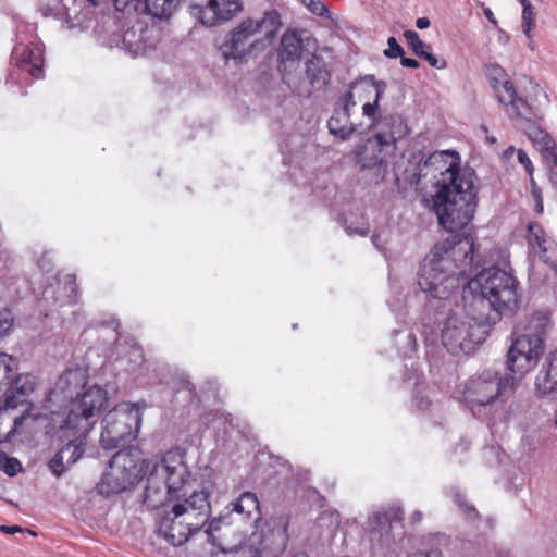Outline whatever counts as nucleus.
<instances>
[{
	"label": "nucleus",
	"mask_w": 557,
	"mask_h": 557,
	"mask_svg": "<svg viewBox=\"0 0 557 557\" xmlns=\"http://www.w3.org/2000/svg\"><path fill=\"white\" fill-rule=\"evenodd\" d=\"M144 504L151 510L164 508L157 518V533L173 546L187 542L211 513L209 493L194 488L191 472L178 450L166 451L151 469Z\"/></svg>",
	"instance_id": "nucleus-1"
},
{
	"label": "nucleus",
	"mask_w": 557,
	"mask_h": 557,
	"mask_svg": "<svg viewBox=\"0 0 557 557\" xmlns=\"http://www.w3.org/2000/svg\"><path fill=\"white\" fill-rule=\"evenodd\" d=\"M434 169L441 178L435 184L431 210L438 225L448 232L467 226L478 207V176L470 166L460 165V157L454 151H437L420 164V172Z\"/></svg>",
	"instance_id": "nucleus-2"
},
{
	"label": "nucleus",
	"mask_w": 557,
	"mask_h": 557,
	"mask_svg": "<svg viewBox=\"0 0 557 557\" xmlns=\"http://www.w3.org/2000/svg\"><path fill=\"white\" fill-rule=\"evenodd\" d=\"M479 265L473 236L453 234L435 244L418 273V284L421 290L443 299L460 277L468 278Z\"/></svg>",
	"instance_id": "nucleus-3"
},
{
	"label": "nucleus",
	"mask_w": 557,
	"mask_h": 557,
	"mask_svg": "<svg viewBox=\"0 0 557 557\" xmlns=\"http://www.w3.org/2000/svg\"><path fill=\"white\" fill-rule=\"evenodd\" d=\"M104 405V394L98 388H92L84 395L81 404L66 413L60 425V431L61 438L67 442L48 463L55 476H61L82 457L87 436L96 423L95 416Z\"/></svg>",
	"instance_id": "nucleus-4"
},
{
	"label": "nucleus",
	"mask_w": 557,
	"mask_h": 557,
	"mask_svg": "<svg viewBox=\"0 0 557 557\" xmlns=\"http://www.w3.org/2000/svg\"><path fill=\"white\" fill-rule=\"evenodd\" d=\"M516 388V380L509 374H499L486 369L471 377L463 386L462 401L471 413L486 421H505V403Z\"/></svg>",
	"instance_id": "nucleus-5"
},
{
	"label": "nucleus",
	"mask_w": 557,
	"mask_h": 557,
	"mask_svg": "<svg viewBox=\"0 0 557 557\" xmlns=\"http://www.w3.org/2000/svg\"><path fill=\"white\" fill-rule=\"evenodd\" d=\"M281 26L276 11H267L259 20L247 17L228 32L220 51L225 60L242 61L253 51L263 50Z\"/></svg>",
	"instance_id": "nucleus-6"
},
{
	"label": "nucleus",
	"mask_w": 557,
	"mask_h": 557,
	"mask_svg": "<svg viewBox=\"0 0 557 557\" xmlns=\"http://www.w3.org/2000/svg\"><path fill=\"white\" fill-rule=\"evenodd\" d=\"M493 88L500 103L510 107L512 114L519 121V127L532 140L540 151L545 163L557 164V146L554 139L537 124L543 119V112L517 96L516 89L509 79H494Z\"/></svg>",
	"instance_id": "nucleus-7"
},
{
	"label": "nucleus",
	"mask_w": 557,
	"mask_h": 557,
	"mask_svg": "<svg viewBox=\"0 0 557 557\" xmlns=\"http://www.w3.org/2000/svg\"><path fill=\"white\" fill-rule=\"evenodd\" d=\"M518 281L498 268L483 269L468 281L471 292L479 295L476 301L494 309L497 315L513 313L518 308Z\"/></svg>",
	"instance_id": "nucleus-8"
},
{
	"label": "nucleus",
	"mask_w": 557,
	"mask_h": 557,
	"mask_svg": "<svg viewBox=\"0 0 557 557\" xmlns=\"http://www.w3.org/2000/svg\"><path fill=\"white\" fill-rule=\"evenodd\" d=\"M549 325L547 313L535 312L530 315L524 333L513 339L507 354V368L512 373L524 375L537 366L544 352V335Z\"/></svg>",
	"instance_id": "nucleus-9"
},
{
	"label": "nucleus",
	"mask_w": 557,
	"mask_h": 557,
	"mask_svg": "<svg viewBox=\"0 0 557 557\" xmlns=\"http://www.w3.org/2000/svg\"><path fill=\"white\" fill-rule=\"evenodd\" d=\"M496 317H472L465 312H454L447 317L442 330V343L451 355L470 354L488 335L490 320Z\"/></svg>",
	"instance_id": "nucleus-10"
},
{
	"label": "nucleus",
	"mask_w": 557,
	"mask_h": 557,
	"mask_svg": "<svg viewBox=\"0 0 557 557\" xmlns=\"http://www.w3.org/2000/svg\"><path fill=\"white\" fill-rule=\"evenodd\" d=\"M159 463L145 461L137 448L121 449L109 461L99 491L106 495L121 493L137 482L143 473L148 478L151 469Z\"/></svg>",
	"instance_id": "nucleus-11"
},
{
	"label": "nucleus",
	"mask_w": 557,
	"mask_h": 557,
	"mask_svg": "<svg viewBox=\"0 0 557 557\" xmlns=\"http://www.w3.org/2000/svg\"><path fill=\"white\" fill-rule=\"evenodd\" d=\"M141 421L139 409L135 404L122 403L106 413L102 419L100 445L112 450L136 438Z\"/></svg>",
	"instance_id": "nucleus-12"
},
{
	"label": "nucleus",
	"mask_w": 557,
	"mask_h": 557,
	"mask_svg": "<svg viewBox=\"0 0 557 557\" xmlns=\"http://www.w3.org/2000/svg\"><path fill=\"white\" fill-rule=\"evenodd\" d=\"M86 375L81 369H73L64 372L55 382L54 386L50 389L46 399V408L50 410L51 414L57 412L52 409L57 407H69L71 412L74 407L81 404L84 395L92 388L100 389L108 401V392L98 385L86 386Z\"/></svg>",
	"instance_id": "nucleus-13"
},
{
	"label": "nucleus",
	"mask_w": 557,
	"mask_h": 557,
	"mask_svg": "<svg viewBox=\"0 0 557 557\" xmlns=\"http://www.w3.org/2000/svg\"><path fill=\"white\" fill-rule=\"evenodd\" d=\"M331 74L323 58L311 54L305 62V75L284 74V83L302 98H310L313 92L323 90L329 84Z\"/></svg>",
	"instance_id": "nucleus-14"
},
{
	"label": "nucleus",
	"mask_w": 557,
	"mask_h": 557,
	"mask_svg": "<svg viewBox=\"0 0 557 557\" xmlns=\"http://www.w3.org/2000/svg\"><path fill=\"white\" fill-rule=\"evenodd\" d=\"M403 519L404 510L395 505L373 512L368 519L371 540L377 541L382 546H388L404 533Z\"/></svg>",
	"instance_id": "nucleus-15"
},
{
	"label": "nucleus",
	"mask_w": 557,
	"mask_h": 557,
	"mask_svg": "<svg viewBox=\"0 0 557 557\" xmlns=\"http://www.w3.org/2000/svg\"><path fill=\"white\" fill-rule=\"evenodd\" d=\"M403 519L404 510L395 505L373 512L368 519L371 540L377 541L382 546H388L404 533Z\"/></svg>",
	"instance_id": "nucleus-16"
},
{
	"label": "nucleus",
	"mask_w": 557,
	"mask_h": 557,
	"mask_svg": "<svg viewBox=\"0 0 557 557\" xmlns=\"http://www.w3.org/2000/svg\"><path fill=\"white\" fill-rule=\"evenodd\" d=\"M183 2H188L190 14L207 26L228 21L243 10L240 0H181V4Z\"/></svg>",
	"instance_id": "nucleus-17"
},
{
	"label": "nucleus",
	"mask_w": 557,
	"mask_h": 557,
	"mask_svg": "<svg viewBox=\"0 0 557 557\" xmlns=\"http://www.w3.org/2000/svg\"><path fill=\"white\" fill-rule=\"evenodd\" d=\"M356 106L357 101L354 100L351 94H344L338 98L334 113L327 121L331 134L346 140L357 131L350 122V110Z\"/></svg>",
	"instance_id": "nucleus-18"
},
{
	"label": "nucleus",
	"mask_w": 557,
	"mask_h": 557,
	"mask_svg": "<svg viewBox=\"0 0 557 557\" xmlns=\"http://www.w3.org/2000/svg\"><path fill=\"white\" fill-rule=\"evenodd\" d=\"M377 126L380 129L374 138L379 146V152L387 147L395 149L397 140L405 137L409 131L404 117L396 113L383 116Z\"/></svg>",
	"instance_id": "nucleus-19"
},
{
	"label": "nucleus",
	"mask_w": 557,
	"mask_h": 557,
	"mask_svg": "<svg viewBox=\"0 0 557 557\" xmlns=\"http://www.w3.org/2000/svg\"><path fill=\"white\" fill-rule=\"evenodd\" d=\"M259 507V502L255 493L245 492L243 493L235 502L231 503L230 506L225 508L226 512L220 515L218 518H214L210 521L206 533L208 534V541L215 545L214 532L219 531L221 524L230 522L226 521L230 515L235 511L237 513H245L250 516L253 510H257Z\"/></svg>",
	"instance_id": "nucleus-20"
},
{
	"label": "nucleus",
	"mask_w": 557,
	"mask_h": 557,
	"mask_svg": "<svg viewBox=\"0 0 557 557\" xmlns=\"http://www.w3.org/2000/svg\"><path fill=\"white\" fill-rule=\"evenodd\" d=\"M36 385L37 380L30 373L13 374L4 392L5 411L25 404L27 397L35 391Z\"/></svg>",
	"instance_id": "nucleus-21"
},
{
	"label": "nucleus",
	"mask_w": 557,
	"mask_h": 557,
	"mask_svg": "<svg viewBox=\"0 0 557 557\" xmlns=\"http://www.w3.org/2000/svg\"><path fill=\"white\" fill-rule=\"evenodd\" d=\"M302 51V40L296 35V33L292 30L285 32L282 36L278 49V70L282 73L283 81L284 74H292L295 65L299 63Z\"/></svg>",
	"instance_id": "nucleus-22"
},
{
	"label": "nucleus",
	"mask_w": 557,
	"mask_h": 557,
	"mask_svg": "<svg viewBox=\"0 0 557 557\" xmlns=\"http://www.w3.org/2000/svg\"><path fill=\"white\" fill-rule=\"evenodd\" d=\"M386 83L377 81L373 75H366L360 79H356L349 84V90L346 94H351L355 98L358 97L359 101H380L386 90Z\"/></svg>",
	"instance_id": "nucleus-23"
},
{
	"label": "nucleus",
	"mask_w": 557,
	"mask_h": 557,
	"mask_svg": "<svg viewBox=\"0 0 557 557\" xmlns=\"http://www.w3.org/2000/svg\"><path fill=\"white\" fill-rule=\"evenodd\" d=\"M535 387L541 395L557 392V349L546 357L535 377Z\"/></svg>",
	"instance_id": "nucleus-24"
},
{
	"label": "nucleus",
	"mask_w": 557,
	"mask_h": 557,
	"mask_svg": "<svg viewBox=\"0 0 557 557\" xmlns=\"http://www.w3.org/2000/svg\"><path fill=\"white\" fill-rule=\"evenodd\" d=\"M404 37L407 45L412 51L420 58L426 60L432 67L442 70L445 69L447 63L444 59H438L432 53V48L428 44L423 42L418 33L414 30H405Z\"/></svg>",
	"instance_id": "nucleus-25"
},
{
	"label": "nucleus",
	"mask_w": 557,
	"mask_h": 557,
	"mask_svg": "<svg viewBox=\"0 0 557 557\" xmlns=\"http://www.w3.org/2000/svg\"><path fill=\"white\" fill-rule=\"evenodd\" d=\"M15 63L18 67L26 70L35 78L42 75V55L39 51H35L29 47H22L14 52Z\"/></svg>",
	"instance_id": "nucleus-26"
},
{
	"label": "nucleus",
	"mask_w": 557,
	"mask_h": 557,
	"mask_svg": "<svg viewBox=\"0 0 557 557\" xmlns=\"http://www.w3.org/2000/svg\"><path fill=\"white\" fill-rule=\"evenodd\" d=\"M357 164L361 171L369 170L375 177L383 176L387 166L386 161H384L377 152H369L367 148H364L362 151H358Z\"/></svg>",
	"instance_id": "nucleus-27"
},
{
	"label": "nucleus",
	"mask_w": 557,
	"mask_h": 557,
	"mask_svg": "<svg viewBox=\"0 0 557 557\" xmlns=\"http://www.w3.org/2000/svg\"><path fill=\"white\" fill-rule=\"evenodd\" d=\"M144 2L146 11L158 18L169 17L181 5V0H137Z\"/></svg>",
	"instance_id": "nucleus-28"
},
{
	"label": "nucleus",
	"mask_w": 557,
	"mask_h": 557,
	"mask_svg": "<svg viewBox=\"0 0 557 557\" xmlns=\"http://www.w3.org/2000/svg\"><path fill=\"white\" fill-rule=\"evenodd\" d=\"M395 345L398 352L404 357H409L417 349V338L411 331H394Z\"/></svg>",
	"instance_id": "nucleus-29"
},
{
	"label": "nucleus",
	"mask_w": 557,
	"mask_h": 557,
	"mask_svg": "<svg viewBox=\"0 0 557 557\" xmlns=\"http://www.w3.org/2000/svg\"><path fill=\"white\" fill-rule=\"evenodd\" d=\"M64 285V297L57 299L61 305L77 302L78 293L75 274H66L61 282Z\"/></svg>",
	"instance_id": "nucleus-30"
},
{
	"label": "nucleus",
	"mask_w": 557,
	"mask_h": 557,
	"mask_svg": "<svg viewBox=\"0 0 557 557\" xmlns=\"http://www.w3.org/2000/svg\"><path fill=\"white\" fill-rule=\"evenodd\" d=\"M528 240L530 245L536 247L541 252L547 251L545 232L539 224H531L528 227Z\"/></svg>",
	"instance_id": "nucleus-31"
},
{
	"label": "nucleus",
	"mask_w": 557,
	"mask_h": 557,
	"mask_svg": "<svg viewBox=\"0 0 557 557\" xmlns=\"http://www.w3.org/2000/svg\"><path fill=\"white\" fill-rule=\"evenodd\" d=\"M536 15L537 12L534 5H525V8L522 9L521 26L523 34L528 38H531V33L536 26Z\"/></svg>",
	"instance_id": "nucleus-32"
},
{
	"label": "nucleus",
	"mask_w": 557,
	"mask_h": 557,
	"mask_svg": "<svg viewBox=\"0 0 557 557\" xmlns=\"http://www.w3.org/2000/svg\"><path fill=\"white\" fill-rule=\"evenodd\" d=\"M0 469L9 476H14L22 470V463L18 459L0 451Z\"/></svg>",
	"instance_id": "nucleus-33"
},
{
	"label": "nucleus",
	"mask_w": 557,
	"mask_h": 557,
	"mask_svg": "<svg viewBox=\"0 0 557 557\" xmlns=\"http://www.w3.org/2000/svg\"><path fill=\"white\" fill-rule=\"evenodd\" d=\"M454 499H455V503L461 509V511L465 515L466 519H468L470 521H474L475 519L479 518V513H478L476 509L472 505H469L467 503V500H466V498H465V496L462 494L456 493L455 496H454Z\"/></svg>",
	"instance_id": "nucleus-34"
},
{
	"label": "nucleus",
	"mask_w": 557,
	"mask_h": 557,
	"mask_svg": "<svg viewBox=\"0 0 557 557\" xmlns=\"http://www.w3.org/2000/svg\"><path fill=\"white\" fill-rule=\"evenodd\" d=\"M13 322L14 318L12 311L7 307H0V337L9 334Z\"/></svg>",
	"instance_id": "nucleus-35"
},
{
	"label": "nucleus",
	"mask_w": 557,
	"mask_h": 557,
	"mask_svg": "<svg viewBox=\"0 0 557 557\" xmlns=\"http://www.w3.org/2000/svg\"><path fill=\"white\" fill-rule=\"evenodd\" d=\"M379 102L380 101H366L362 106V114L371 121V125H379Z\"/></svg>",
	"instance_id": "nucleus-36"
},
{
	"label": "nucleus",
	"mask_w": 557,
	"mask_h": 557,
	"mask_svg": "<svg viewBox=\"0 0 557 557\" xmlns=\"http://www.w3.org/2000/svg\"><path fill=\"white\" fill-rule=\"evenodd\" d=\"M388 48L384 51V55L391 59L400 58L404 55L403 47L397 42L395 37L387 39Z\"/></svg>",
	"instance_id": "nucleus-37"
},
{
	"label": "nucleus",
	"mask_w": 557,
	"mask_h": 557,
	"mask_svg": "<svg viewBox=\"0 0 557 557\" xmlns=\"http://www.w3.org/2000/svg\"><path fill=\"white\" fill-rule=\"evenodd\" d=\"M133 37H135V32L126 30L123 36V44L131 53L137 54L141 47L138 42H133Z\"/></svg>",
	"instance_id": "nucleus-38"
},
{
	"label": "nucleus",
	"mask_w": 557,
	"mask_h": 557,
	"mask_svg": "<svg viewBox=\"0 0 557 557\" xmlns=\"http://www.w3.org/2000/svg\"><path fill=\"white\" fill-rule=\"evenodd\" d=\"M302 3L315 15L322 16L327 11L320 0H301Z\"/></svg>",
	"instance_id": "nucleus-39"
},
{
	"label": "nucleus",
	"mask_w": 557,
	"mask_h": 557,
	"mask_svg": "<svg viewBox=\"0 0 557 557\" xmlns=\"http://www.w3.org/2000/svg\"><path fill=\"white\" fill-rule=\"evenodd\" d=\"M518 160L524 166L525 171L530 175H532L533 174V165H532V162L525 151H523L521 149L518 150Z\"/></svg>",
	"instance_id": "nucleus-40"
},
{
	"label": "nucleus",
	"mask_w": 557,
	"mask_h": 557,
	"mask_svg": "<svg viewBox=\"0 0 557 557\" xmlns=\"http://www.w3.org/2000/svg\"><path fill=\"white\" fill-rule=\"evenodd\" d=\"M25 419H26L25 414H21L18 417L13 418V425L7 434L8 441H10L12 438V436H14V434L17 432L18 428H21L24 424Z\"/></svg>",
	"instance_id": "nucleus-41"
},
{
	"label": "nucleus",
	"mask_w": 557,
	"mask_h": 557,
	"mask_svg": "<svg viewBox=\"0 0 557 557\" xmlns=\"http://www.w3.org/2000/svg\"><path fill=\"white\" fill-rule=\"evenodd\" d=\"M532 196H533V198L535 199V202H536V206H535L536 212L537 213H542L543 212L542 193H541V189L539 187H536L535 185H533V187H532Z\"/></svg>",
	"instance_id": "nucleus-42"
},
{
	"label": "nucleus",
	"mask_w": 557,
	"mask_h": 557,
	"mask_svg": "<svg viewBox=\"0 0 557 557\" xmlns=\"http://www.w3.org/2000/svg\"><path fill=\"white\" fill-rule=\"evenodd\" d=\"M0 531L5 534H15L18 532H24V529L18 525H1Z\"/></svg>",
	"instance_id": "nucleus-43"
},
{
	"label": "nucleus",
	"mask_w": 557,
	"mask_h": 557,
	"mask_svg": "<svg viewBox=\"0 0 557 557\" xmlns=\"http://www.w3.org/2000/svg\"><path fill=\"white\" fill-rule=\"evenodd\" d=\"M408 557H442V553L437 549H432V550H429V552H419V553H414Z\"/></svg>",
	"instance_id": "nucleus-44"
},
{
	"label": "nucleus",
	"mask_w": 557,
	"mask_h": 557,
	"mask_svg": "<svg viewBox=\"0 0 557 557\" xmlns=\"http://www.w3.org/2000/svg\"><path fill=\"white\" fill-rule=\"evenodd\" d=\"M400 58V63L403 66L411 69L419 67V62L416 59L405 58L404 55H401Z\"/></svg>",
	"instance_id": "nucleus-45"
},
{
	"label": "nucleus",
	"mask_w": 557,
	"mask_h": 557,
	"mask_svg": "<svg viewBox=\"0 0 557 557\" xmlns=\"http://www.w3.org/2000/svg\"><path fill=\"white\" fill-rule=\"evenodd\" d=\"M414 403L420 410H428L431 405V401L428 398H419L418 396L416 397Z\"/></svg>",
	"instance_id": "nucleus-46"
},
{
	"label": "nucleus",
	"mask_w": 557,
	"mask_h": 557,
	"mask_svg": "<svg viewBox=\"0 0 557 557\" xmlns=\"http://www.w3.org/2000/svg\"><path fill=\"white\" fill-rule=\"evenodd\" d=\"M416 26L419 29H425V28H428L430 26V20L428 17H419L416 21Z\"/></svg>",
	"instance_id": "nucleus-47"
},
{
	"label": "nucleus",
	"mask_w": 557,
	"mask_h": 557,
	"mask_svg": "<svg viewBox=\"0 0 557 557\" xmlns=\"http://www.w3.org/2000/svg\"><path fill=\"white\" fill-rule=\"evenodd\" d=\"M484 15H485V17H486V18H487L492 24H494V25H496V24H497V21H496L495 16H494V13L491 11V9H488V8L484 9Z\"/></svg>",
	"instance_id": "nucleus-48"
},
{
	"label": "nucleus",
	"mask_w": 557,
	"mask_h": 557,
	"mask_svg": "<svg viewBox=\"0 0 557 557\" xmlns=\"http://www.w3.org/2000/svg\"><path fill=\"white\" fill-rule=\"evenodd\" d=\"M422 519V513L420 511H414L411 516L412 523H418Z\"/></svg>",
	"instance_id": "nucleus-49"
},
{
	"label": "nucleus",
	"mask_w": 557,
	"mask_h": 557,
	"mask_svg": "<svg viewBox=\"0 0 557 557\" xmlns=\"http://www.w3.org/2000/svg\"><path fill=\"white\" fill-rule=\"evenodd\" d=\"M518 2L522 5V9L525 8V5H532L530 0H518Z\"/></svg>",
	"instance_id": "nucleus-50"
},
{
	"label": "nucleus",
	"mask_w": 557,
	"mask_h": 557,
	"mask_svg": "<svg viewBox=\"0 0 557 557\" xmlns=\"http://www.w3.org/2000/svg\"><path fill=\"white\" fill-rule=\"evenodd\" d=\"M528 46H529V48H530V49H532V50L534 49L533 41H532V37H531V38H529V44H528Z\"/></svg>",
	"instance_id": "nucleus-51"
},
{
	"label": "nucleus",
	"mask_w": 557,
	"mask_h": 557,
	"mask_svg": "<svg viewBox=\"0 0 557 557\" xmlns=\"http://www.w3.org/2000/svg\"><path fill=\"white\" fill-rule=\"evenodd\" d=\"M513 152V147H509L507 150H506V154H509V153H512Z\"/></svg>",
	"instance_id": "nucleus-52"
},
{
	"label": "nucleus",
	"mask_w": 557,
	"mask_h": 557,
	"mask_svg": "<svg viewBox=\"0 0 557 557\" xmlns=\"http://www.w3.org/2000/svg\"><path fill=\"white\" fill-rule=\"evenodd\" d=\"M112 323H113V325H114V330H115V331H117V327L120 326V323H119V322H115V321H113Z\"/></svg>",
	"instance_id": "nucleus-53"
},
{
	"label": "nucleus",
	"mask_w": 557,
	"mask_h": 557,
	"mask_svg": "<svg viewBox=\"0 0 557 557\" xmlns=\"http://www.w3.org/2000/svg\"><path fill=\"white\" fill-rule=\"evenodd\" d=\"M487 140H488L490 143H495V141H496V138L492 136V137H487Z\"/></svg>",
	"instance_id": "nucleus-54"
},
{
	"label": "nucleus",
	"mask_w": 557,
	"mask_h": 557,
	"mask_svg": "<svg viewBox=\"0 0 557 557\" xmlns=\"http://www.w3.org/2000/svg\"><path fill=\"white\" fill-rule=\"evenodd\" d=\"M38 264H39V268L45 269L44 260H40V261L38 262Z\"/></svg>",
	"instance_id": "nucleus-55"
},
{
	"label": "nucleus",
	"mask_w": 557,
	"mask_h": 557,
	"mask_svg": "<svg viewBox=\"0 0 557 557\" xmlns=\"http://www.w3.org/2000/svg\"><path fill=\"white\" fill-rule=\"evenodd\" d=\"M376 238H377V236H375V235H373V236H372V242H373L375 245H376Z\"/></svg>",
	"instance_id": "nucleus-56"
},
{
	"label": "nucleus",
	"mask_w": 557,
	"mask_h": 557,
	"mask_svg": "<svg viewBox=\"0 0 557 557\" xmlns=\"http://www.w3.org/2000/svg\"><path fill=\"white\" fill-rule=\"evenodd\" d=\"M359 234H360L361 236H366V235H367V232H366V231H360V232H359Z\"/></svg>",
	"instance_id": "nucleus-57"
},
{
	"label": "nucleus",
	"mask_w": 557,
	"mask_h": 557,
	"mask_svg": "<svg viewBox=\"0 0 557 557\" xmlns=\"http://www.w3.org/2000/svg\"><path fill=\"white\" fill-rule=\"evenodd\" d=\"M42 14H44L45 16L50 15V13H49L48 11H44V10H42Z\"/></svg>",
	"instance_id": "nucleus-58"
},
{
	"label": "nucleus",
	"mask_w": 557,
	"mask_h": 557,
	"mask_svg": "<svg viewBox=\"0 0 557 557\" xmlns=\"http://www.w3.org/2000/svg\"><path fill=\"white\" fill-rule=\"evenodd\" d=\"M89 2H91L92 4H96L98 0H88Z\"/></svg>",
	"instance_id": "nucleus-59"
}]
</instances>
